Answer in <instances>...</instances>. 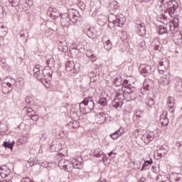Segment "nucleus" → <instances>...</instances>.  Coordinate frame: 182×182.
I'll return each instance as SVG.
<instances>
[{
    "label": "nucleus",
    "mask_w": 182,
    "mask_h": 182,
    "mask_svg": "<svg viewBox=\"0 0 182 182\" xmlns=\"http://www.w3.org/2000/svg\"><path fill=\"white\" fill-rule=\"evenodd\" d=\"M152 46H154V50H160L161 47H160V41L158 38H155L153 40Z\"/></svg>",
    "instance_id": "nucleus-38"
},
{
    "label": "nucleus",
    "mask_w": 182,
    "mask_h": 182,
    "mask_svg": "<svg viewBox=\"0 0 182 182\" xmlns=\"http://www.w3.org/2000/svg\"><path fill=\"white\" fill-rule=\"evenodd\" d=\"M139 50H144L146 49V42L141 41L137 46Z\"/></svg>",
    "instance_id": "nucleus-50"
},
{
    "label": "nucleus",
    "mask_w": 182,
    "mask_h": 182,
    "mask_svg": "<svg viewBox=\"0 0 182 182\" xmlns=\"http://www.w3.org/2000/svg\"><path fill=\"white\" fill-rule=\"evenodd\" d=\"M42 72L43 75V79L50 82L52 80V75H53V70L50 67H46L44 69L42 67Z\"/></svg>",
    "instance_id": "nucleus-10"
},
{
    "label": "nucleus",
    "mask_w": 182,
    "mask_h": 182,
    "mask_svg": "<svg viewBox=\"0 0 182 182\" xmlns=\"http://www.w3.org/2000/svg\"><path fill=\"white\" fill-rule=\"evenodd\" d=\"M162 5H164L166 9L165 12H168L171 18H175L177 15V9L178 8V3L175 0H159Z\"/></svg>",
    "instance_id": "nucleus-3"
},
{
    "label": "nucleus",
    "mask_w": 182,
    "mask_h": 182,
    "mask_svg": "<svg viewBox=\"0 0 182 182\" xmlns=\"http://www.w3.org/2000/svg\"><path fill=\"white\" fill-rule=\"evenodd\" d=\"M85 33H86L88 38H90L91 39H95V38H96V30H95V28L93 27L86 28Z\"/></svg>",
    "instance_id": "nucleus-23"
},
{
    "label": "nucleus",
    "mask_w": 182,
    "mask_h": 182,
    "mask_svg": "<svg viewBox=\"0 0 182 182\" xmlns=\"http://www.w3.org/2000/svg\"><path fill=\"white\" fill-rule=\"evenodd\" d=\"M107 117H109V114L106 112H100L98 114V118L101 119L100 123L103 124L106 122Z\"/></svg>",
    "instance_id": "nucleus-35"
},
{
    "label": "nucleus",
    "mask_w": 182,
    "mask_h": 182,
    "mask_svg": "<svg viewBox=\"0 0 182 182\" xmlns=\"http://www.w3.org/2000/svg\"><path fill=\"white\" fill-rule=\"evenodd\" d=\"M114 14L111 13V16H109L108 21V27L112 29L114 28V26H119V28H123L124 26V23H126V17L124 16L123 14H119L118 16H114V19H112V16H113Z\"/></svg>",
    "instance_id": "nucleus-4"
},
{
    "label": "nucleus",
    "mask_w": 182,
    "mask_h": 182,
    "mask_svg": "<svg viewBox=\"0 0 182 182\" xmlns=\"http://www.w3.org/2000/svg\"><path fill=\"white\" fill-rule=\"evenodd\" d=\"M151 164H153V160L151 159H150V160L145 161L142 165L141 171H144L146 170H149V168H150V166H151Z\"/></svg>",
    "instance_id": "nucleus-31"
},
{
    "label": "nucleus",
    "mask_w": 182,
    "mask_h": 182,
    "mask_svg": "<svg viewBox=\"0 0 182 182\" xmlns=\"http://www.w3.org/2000/svg\"><path fill=\"white\" fill-rule=\"evenodd\" d=\"M54 32L55 31H53V29H52L51 28H48L46 30L45 35H46V38H51V36L53 35Z\"/></svg>",
    "instance_id": "nucleus-46"
},
{
    "label": "nucleus",
    "mask_w": 182,
    "mask_h": 182,
    "mask_svg": "<svg viewBox=\"0 0 182 182\" xmlns=\"http://www.w3.org/2000/svg\"><path fill=\"white\" fill-rule=\"evenodd\" d=\"M168 114V112L167 111H164L161 114L159 122L163 127H166V126H168V117H167Z\"/></svg>",
    "instance_id": "nucleus-14"
},
{
    "label": "nucleus",
    "mask_w": 182,
    "mask_h": 182,
    "mask_svg": "<svg viewBox=\"0 0 182 182\" xmlns=\"http://www.w3.org/2000/svg\"><path fill=\"white\" fill-rule=\"evenodd\" d=\"M120 9V4L117 2V1H112L109 4V9H112V11H118V9Z\"/></svg>",
    "instance_id": "nucleus-33"
},
{
    "label": "nucleus",
    "mask_w": 182,
    "mask_h": 182,
    "mask_svg": "<svg viewBox=\"0 0 182 182\" xmlns=\"http://www.w3.org/2000/svg\"><path fill=\"white\" fill-rule=\"evenodd\" d=\"M68 164H69V161L65 159H62L59 161L58 162V166L60 167V168H61L62 170L65 169V166H68Z\"/></svg>",
    "instance_id": "nucleus-36"
},
{
    "label": "nucleus",
    "mask_w": 182,
    "mask_h": 182,
    "mask_svg": "<svg viewBox=\"0 0 182 182\" xmlns=\"http://www.w3.org/2000/svg\"><path fill=\"white\" fill-rule=\"evenodd\" d=\"M21 182H32V181L29 178H23Z\"/></svg>",
    "instance_id": "nucleus-62"
},
{
    "label": "nucleus",
    "mask_w": 182,
    "mask_h": 182,
    "mask_svg": "<svg viewBox=\"0 0 182 182\" xmlns=\"http://www.w3.org/2000/svg\"><path fill=\"white\" fill-rule=\"evenodd\" d=\"M26 111L27 112V116L28 117H31V119H33V122H36L38 120V113L32 107H25Z\"/></svg>",
    "instance_id": "nucleus-17"
},
{
    "label": "nucleus",
    "mask_w": 182,
    "mask_h": 182,
    "mask_svg": "<svg viewBox=\"0 0 182 182\" xmlns=\"http://www.w3.org/2000/svg\"><path fill=\"white\" fill-rule=\"evenodd\" d=\"M87 58H89L91 60V62H95V60L97 59V58L96 57V55H95L93 54V53L88 51L87 53Z\"/></svg>",
    "instance_id": "nucleus-47"
},
{
    "label": "nucleus",
    "mask_w": 182,
    "mask_h": 182,
    "mask_svg": "<svg viewBox=\"0 0 182 182\" xmlns=\"http://www.w3.org/2000/svg\"><path fill=\"white\" fill-rule=\"evenodd\" d=\"M124 132H125L124 127H120L119 129L118 130H117L115 132L120 137V136H123V134H124Z\"/></svg>",
    "instance_id": "nucleus-51"
},
{
    "label": "nucleus",
    "mask_w": 182,
    "mask_h": 182,
    "mask_svg": "<svg viewBox=\"0 0 182 182\" xmlns=\"http://www.w3.org/2000/svg\"><path fill=\"white\" fill-rule=\"evenodd\" d=\"M109 157H111L112 159H114L116 157V153H114L113 151H111L108 154Z\"/></svg>",
    "instance_id": "nucleus-63"
},
{
    "label": "nucleus",
    "mask_w": 182,
    "mask_h": 182,
    "mask_svg": "<svg viewBox=\"0 0 182 182\" xmlns=\"http://www.w3.org/2000/svg\"><path fill=\"white\" fill-rule=\"evenodd\" d=\"M62 149V146L60 145V142L59 141H53L51 143L50 146V149L51 151H59Z\"/></svg>",
    "instance_id": "nucleus-25"
},
{
    "label": "nucleus",
    "mask_w": 182,
    "mask_h": 182,
    "mask_svg": "<svg viewBox=\"0 0 182 182\" xmlns=\"http://www.w3.org/2000/svg\"><path fill=\"white\" fill-rule=\"evenodd\" d=\"M130 86H132V85H130L129 80H124L122 87L117 91V95L112 102V107H114V109L122 107L124 100H127V102L136 100L137 97L136 89Z\"/></svg>",
    "instance_id": "nucleus-1"
},
{
    "label": "nucleus",
    "mask_w": 182,
    "mask_h": 182,
    "mask_svg": "<svg viewBox=\"0 0 182 182\" xmlns=\"http://www.w3.org/2000/svg\"><path fill=\"white\" fill-rule=\"evenodd\" d=\"M139 73L144 77H147V76H150L151 75V66L147 64H141L139 68Z\"/></svg>",
    "instance_id": "nucleus-8"
},
{
    "label": "nucleus",
    "mask_w": 182,
    "mask_h": 182,
    "mask_svg": "<svg viewBox=\"0 0 182 182\" xmlns=\"http://www.w3.org/2000/svg\"><path fill=\"white\" fill-rule=\"evenodd\" d=\"M96 75H97L96 72L92 71L88 73V77H90V79H92V77H94L95 76H96Z\"/></svg>",
    "instance_id": "nucleus-60"
},
{
    "label": "nucleus",
    "mask_w": 182,
    "mask_h": 182,
    "mask_svg": "<svg viewBox=\"0 0 182 182\" xmlns=\"http://www.w3.org/2000/svg\"><path fill=\"white\" fill-rule=\"evenodd\" d=\"M72 50H76L77 53H82L85 52V47L82 45L74 46Z\"/></svg>",
    "instance_id": "nucleus-40"
},
{
    "label": "nucleus",
    "mask_w": 182,
    "mask_h": 182,
    "mask_svg": "<svg viewBox=\"0 0 182 182\" xmlns=\"http://www.w3.org/2000/svg\"><path fill=\"white\" fill-rule=\"evenodd\" d=\"M113 85L116 87H119V86H122V85H123V81L122 80V77H117L116 78H114V80H113Z\"/></svg>",
    "instance_id": "nucleus-41"
},
{
    "label": "nucleus",
    "mask_w": 182,
    "mask_h": 182,
    "mask_svg": "<svg viewBox=\"0 0 182 182\" xmlns=\"http://www.w3.org/2000/svg\"><path fill=\"white\" fill-rule=\"evenodd\" d=\"M26 105H28V106H32V97L27 96L25 98Z\"/></svg>",
    "instance_id": "nucleus-52"
},
{
    "label": "nucleus",
    "mask_w": 182,
    "mask_h": 182,
    "mask_svg": "<svg viewBox=\"0 0 182 182\" xmlns=\"http://www.w3.org/2000/svg\"><path fill=\"white\" fill-rule=\"evenodd\" d=\"M104 154H103V151H95L94 152V156H95V157H97V158L101 157V159H102V157L104 156Z\"/></svg>",
    "instance_id": "nucleus-53"
},
{
    "label": "nucleus",
    "mask_w": 182,
    "mask_h": 182,
    "mask_svg": "<svg viewBox=\"0 0 182 182\" xmlns=\"http://www.w3.org/2000/svg\"><path fill=\"white\" fill-rule=\"evenodd\" d=\"M112 140H117L120 137L115 132L109 135Z\"/></svg>",
    "instance_id": "nucleus-56"
},
{
    "label": "nucleus",
    "mask_w": 182,
    "mask_h": 182,
    "mask_svg": "<svg viewBox=\"0 0 182 182\" xmlns=\"http://www.w3.org/2000/svg\"><path fill=\"white\" fill-rule=\"evenodd\" d=\"M99 79H100V77L99 76V75H96L94 76V77H92L90 79V83H96L97 80H99Z\"/></svg>",
    "instance_id": "nucleus-55"
},
{
    "label": "nucleus",
    "mask_w": 182,
    "mask_h": 182,
    "mask_svg": "<svg viewBox=\"0 0 182 182\" xmlns=\"http://www.w3.org/2000/svg\"><path fill=\"white\" fill-rule=\"evenodd\" d=\"M97 103L102 106V107H106L107 106V99L106 97L100 98Z\"/></svg>",
    "instance_id": "nucleus-44"
},
{
    "label": "nucleus",
    "mask_w": 182,
    "mask_h": 182,
    "mask_svg": "<svg viewBox=\"0 0 182 182\" xmlns=\"http://www.w3.org/2000/svg\"><path fill=\"white\" fill-rule=\"evenodd\" d=\"M168 65H170V62L168 60L159 61L158 65V70L160 75L164 74V72H166L168 68Z\"/></svg>",
    "instance_id": "nucleus-13"
},
{
    "label": "nucleus",
    "mask_w": 182,
    "mask_h": 182,
    "mask_svg": "<svg viewBox=\"0 0 182 182\" xmlns=\"http://www.w3.org/2000/svg\"><path fill=\"white\" fill-rule=\"evenodd\" d=\"M67 126L68 127L69 129H77V127L79 126V122L77 121L74 120L72 122H70Z\"/></svg>",
    "instance_id": "nucleus-42"
},
{
    "label": "nucleus",
    "mask_w": 182,
    "mask_h": 182,
    "mask_svg": "<svg viewBox=\"0 0 182 182\" xmlns=\"http://www.w3.org/2000/svg\"><path fill=\"white\" fill-rule=\"evenodd\" d=\"M149 90H150V85L147 82H144L143 87L141 88V93L142 95H147Z\"/></svg>",
    "instance_id": "nucleus-37"
},
{
    "label": "nucleus",
    "mask_w": 182,
    "mask_h": 182,
    "mask_svg": "<svg viewBox=\"0 0 182 182\" xmlns=\"http://www.w3.org/2000/svg\"><path fill=\"white\" fill-rule=\"evenodd\" d=\"M58 49L60 52L66 53L69 50V47H68V43L65 40H60L58 42Z\"/></svg>",
    "instance_id": "nucleus-19"
},
{
    "label": "nucleus",
    "mask_w": 182,
    "mask_h": 182,
    "mask_svg": "<svg viewBox=\"0 0 182 182\" xmlns=\"http://www.w3.org/2000/svg\"><path fill=\"white\" fill-rule=\"evenodd\" d=\"M9 1L12 6H19L21 4V0H9Z\"/></svg>",
    "instance_id": "nucleus-49"
},
{
    "label": "nucleus",
    "mask_w": 182,
    "mask_h": 182,
    "mask_svg": "<svg viewBox=\"0 0 182 182\" xmlns=\"http://www.w3.org/2000/svg\"><path fill=\"white\" fill-rule=\"evenodd\" d=\"M29 36V33L28 32V30L23 28L21 31H20V38L23 42L26 43L28 42V38Z\"/></svg>",
    "instance_id": "nucleus-24"
},
{
    "label": "nucleus",
    "mask_w": 182,
    "mask_h": 182,
    "mask_svg": "<svg viewBox=\"0 0 182 182\" xmlns=\"http://www.w3.org/2000/svg\"><path fill=\"white\" fill-rule=\"evenodd\" d=\"M71 163V164H70ZM83 168V159L82 156H79L77 159H73L71 161H69V164L65 166L64 171L68 173H70L73 168L80 170Z\"/></svg>",
    "instance_id": "nucleus-5"
},
{
    "label": "nucleus",
    "mask_w": 182,
    "mask_h": 182,
    "mask_svg": "<svg viewBox=\"0 0 182 182\" xmlns=\"http://www.w3.org/2000/svg\"><path fill=\"white\" fill-rule=\"evenodd\" d=\"M16 83V80L12 77H6L4 80L1 85V91L4 95H8L14 90V86Z\"/></svg>",
    "instance_id": "nucleus-6"
},
{
    "label": "nucleus",
    "mask_w": 182,
    "mask_h": 182,
    "mask_svg": "<svg viewBox=\"0 0 182 182\" xmlns=\"http://www.w3.org/2000/svg\"><path fill=\"white\" fill-rule=\"evenodd\" d=\"M170 75L168 74L167 75H164L161 77L159 80V83L161 86H168L170 83Z\"/></svg>",
    "instance_id": "nucleus-22"
},
{
    "label": "nucleus",
    "mask_w": 182,
    "mask_h": 182,
    "mask_svg": "<svg viewBox=\"0 0 182 182\" xmlns=\"http://www.w3.org/2000/svg\"><path fill=\"white\" fill-rule=\"evenodd\" d=\"M82 102L87 105V106L90 107L92 110L93 109H95V102L93 101V99H92V97H86Z\"/></svg>",
    "instance_id": "nucleus-27"
},
{
    "label": "nucleus",
    "mask_w": 182,
    "mask_h": 182,
    "mask_svg": "<svg viewBox=\"0 0 182 182\" xmlns=\"http://www.w3.org/2000/svg\"><path fill=\"white\" fill-rule=\"evenodd\" d=\"M80 18V13L75 9H69L68 14H61L60 23L63 28H69L70 22L76 23Z\"/></svg>",
    "instance_id": "nucleus-2"
},
{
    "label": "nucleus",
    "mask_w": 182,
    "mask_h": 182,
    "mask_svg": "<svg viewBox=\"0 0 182 182\" xmlns=\"http://www.w3.org/2000/svg\"><path fill=\"white\" fill-rule=\"evenodd\" d=\"M178 41L176 43V45H180V43H182V35L180 33L177 36Z\"/></svg>",
    "instance_id": "nucleus-59"
},
{
    "label": "nucleus",
    "mask_w": 182,
    "mask_h": 182,
    "mask_svg": "<svg viewBox=\"0 0 182 182\" xmlns=\"http://www.w3.org/2000/svg\"><path fill=\"white\" fill-rule=\"evenodd\" d=\"M42 70V66L41 65H36L33 72V76L37 79V80H43V73H41Z\"/></svg>",
    "instance_id": "nucleus-12"
},
{
    "label": "nucleus",
    "mask_w": 182,
    "mask_h": 182,
    "mask_svg": "<svg viewBox=\"0 0 182 182\" xmlns=\"http://www.w3.org/2000/svg\"><path fill=\"white\" fill-rule=\"evenodd\" d=\"M47 15H48V16H50V18H51V19H54V21H55V20L60 18L62 14H60V12H59V11H58V9H56L55 8L49 7L47 11Z\"/></svg>",
    "instance_id": "nucleus-11"
},
{
    "label": "nucleus",
    "mask_w": 182,
    "mask_h": 182,
    "mask_svg": "<svg viewBox=\"0 0 182 182\" xmlns=\"http://www.w3.org/2000/svg\"><path fill=\"white\" fill-rule=\"evenodd\" d=\"M170 31L173 35H176L178 32V19L172 20V23L169 25Z\"/></svg>",
    "instance_id": "nucleus-21"
},
{
    "label": "nucleus",
    "mask_w": 182,
    "mask_h": 182,
    "mask_svg": "<svg viewBox=\"0 0 182 182\" xmlns=\"http://www.w3.org/2000/svg\"><path fill=\"white\" fill-rule=\"evenodd\" d=\"M41 167H44L45 168H48V167H49V162L48 161H43L41 164Z\"/></svg>",
    "instance_id": "nucleus-61"
},
{
    "label": "nucleus",
    "mask_w": 182,
    "mask_h": 182,
    "mask_svg": "<svg viewBox=\"0 0 182 182\" xmlns=\"http://www.w3.org/2000/svg\"><path fill=\"white\" fill-rule=\"evenodd\" d=\"M168 146L167 145H162L159 147V149L157 150V156L159 159H161L162 157H164V156L168 153Z\"/></svg>",
    "instance_id": "nucleus-18"
},
{
    "label": "nucleus",
    "mask_w": 182,
    "mask_h": 182,
    "mask_svg": "<svg viewBox=\"0 0 182 182\" xmlns=\"http://www.w3.org/2000/svg\"><path fill=\"white\" fill-rule=\"evenodd\" d=\"M134 116H136L137 119H140L141 117V111H140V109H136L134 112Z\"/></svg>",
    "instance_id": "nucleus-57"
},
{
    "label": "nucleus",
    "mask_w": 182,
    "mask_h": 182,
    "mask_svg": "<svg viewBox=\"0 0 182 182\" xmlns=\"http://www.w3.org/2000/svg\"><path fill=\"white\" fill-rule=\"evenodd\" d=\"M82 112H80V111H73V116L74 117V119H79V117H80V114Z\"/></svg>",
    "instance_id": "nucleus-54"
},
{
    "label": "nucleus",
    "mask_w": 182,
    "mask_h": 182,
    "mask_svg": "<svg viewBox=\"0 0 182 182\" xmlns=\"http://www.w3.org/2000/svg\"><path fill=\"white\" fill-rule=\"evenodd\" d=\"M73 68H75V63L73 61H67L65 63V70L67 72L73 71Z\"/></svg>",
    "instance_id": "nucleus-34"
},
{
    "label": "nucleus",
    "mask_w": 182,
    "mask_h": 182,
    "mask_svg": "<svg viewBox=\"0 0 182 182\" xmlns=\"http://www.w3.org/2000/svg\"><path fill=\"white\" fill-rule=\"evenodd\" d=\"M8 33V28L4 26V23H0V38L4 39Z\"/></svg>",
    "instance_id": "nucleus-28"
},
{
    "label": "nucleus",
    "mask_w": 182,
    "mask_h": 182,
    "mask_svg": "<svg viewBox=\"0 0 182 182\" xmlns=\"http://www.w3.org/2000/svg\"><path fill=\"white\" fill-rule=\"evenodd\" d=\"M7 66H8V64H6V62H5V61H1V67L3 68H7Z\"/></svg>",
    "instance_id": "nucleus-64"
},
{
    "label": "nucleus",
    "mask_w": 182,
    "mask_h": 182,
    "mask_svg": "<svg viewBox=\"0 0 182 182\" xmlns=\"http://www.w3.org/2000/svg\"><path fill=\"white\" fill-rule=\"evenodd\" d=\"M102 43L105 50H110L112 49V41L110 40L103 38Z\"/></svg>",
    "instance_id": "nucleus-32"
},
{
    "label": "nucleus",
    "mask_w": 182,
    "mask_h": 182,
    "mask_svg": "<svg viewBox=\"0 0 182 182\" xmlns=\"http://www.w3.org/2000/svg\"><path fill=\"white\" fill-rule=\"evenodd\" d=\"M154 139H156V132L153 131H147L141 137V140L145 144H149Z\"/></svg>",
    "instance_id": "nucleus-7"
},
{
    "label": "nucleus",
    "mask_w": 182,
    "mask_h": 182,
    "mask_svg": "<svg viewBox=\"0 0 182 182\" xmlns=\"http://www.w3.org/2000/svg\"><path fill=\"white\" fill-rule=\"evenodd\" d=\"M11 174V169L6 165L0 166V176L1 178H6Z\"/></svg>",
    "instance_id": "nucleus-16"
},
{
    "label": "nucleus",
    "mask_w": 182,
    "mask_h": 182,
    "mask_svg": "<svg viewBox=\"0 0 182 182\" xmlns=\"http://www.w3.org/2000/svg\"><path fill=\"white\" fill-rule=\"evenodd\" d=\"M173 89L176 93H182V78L180 77H175L173 81Z\"/></svg>",
    "instance_id": "nucleus-9"
},
{
    "label": "nucleus",
    "mask_w": 182,
    "mask_h": 182,
    "mask_svg": "<svg viewBox=\"0 0 182 182\" xmlns=\"http://www.w3.org/2000/svg\"><path fill=\"white\" fill-rule=\"evenodd\" d=\"M136 32L139 36H144L146 35V23L143 22L136 23Z\"/></svg>",
    "instance_id": "nucleus-15"
},
{
    "label": "nucleus",
    "mask_w": 182,
    "mask_h": 182,
    "mask_svg": "<svg viewBox=\"0 0 182 182\" xmlns=\"http://www.w3.org/2000/svg\"><path fill=\"white\" fill-rule=\"evenodd\" d=\"M157 32L159 35H164V33H167V28L162 25L158 26Z\"/></svg>",
    "instance_id": "nucleus-39"
},
{
    "label": "nucleus",
    "mask_w": 182,
    "mask_h": 182,
    "mask_svg": "<svg viewBox=\"0 0 182 182\" xmlns=\"http://www.w3.org/2000/svg\"><path fill=\"white\" fill-rule=\"evenodd\" d=\"M173 182H182V175L175 173L172 176Z\"/></svg>",
    "instance_id": "nucleus-45"
},
{
    "label": "nucleus",
    "mask_w": 182,
    "mask_h": 182,
    "mask_svg": "<svg viewBox=\"0 0 182 182\" xmlns=\"http://www.w3.org/2000/svg\"><path fill=\"white\" fill-rule=\"evenodd\" d=\"M79 109L80 113H82V114H87V113H90L92 110V108L89 107L85 102H80L79 104Z\"/></svg>",
    "instance_id": "nucleus-20"
},
{
    "label": "nucleus",
    "mask_w": 182,
    "mask_h": 182,
    "mask_svg": "<svg viewBox=\"0 0 182 182\" xmlns=\"http://www.w3.org/2000/svg\"><path fill=\"white\" fill-rule=\"evenodd\" d=\"M15 144V141H13L12 142H8L6 141H4V147H5V149H10L11 150H12V149H14V146Z\"/></svg>",
    "instance_id": "nucleus-43"
},
{
    "label": "nucleus",
    "mask_w": 182,
    "mask_h": 182,
    "mask_svg": "<svg viewBox=\"0 0 182 182\" xmlns=\"http://www.w3.org/2000/svg\"><path fill=\"white\" fill-rule=\"evenodd\" d=\"M28 164H29L30 167H32V166H35L36 164H39V161L35 159H30L28 161Z\"/></svg>",
    "instance_id": "nucleus-48"
},
{
    "label": "nucleus",
    "mask_w": 182,
    "mask_h": 182,
    "mask_svg": "<svg viewBox=\"0 0 182 182\" xmlns=\"http://www.w3.org/2000/svg\"><path fill=\"white\" fill-rule=\"evenodd\" d=\"M73 73H77L80 70V67H79V64H75V68H73Z\"/></svg>",
    "instance_id": "nucleus-58"
},
{
    "label": "nucleus",
    "mask_w": 182,
    "mask_h": 182,
    "mask_svg": "<svg viewBox=\"0 0 182 182\" xmlns=\"http://www.w3.org/2000/svg\"><path fill=\"white\" fill-rule=\"evenodd\" d=\"M156 103V101L154 100V97H146L145 99V104L146 106H148V107H149L150 109L153 108V106H154Z\"/></svg>",
    "instance_id": "nucleus-26"
},
{
    "label": "nucleus",
    "mask_w": 182,
    "mask_h": 182,
    "mask_svg": "<svg viewBox=\"0 0 182 182\" xmlns=\"http://www.w3.org/2000/svg\"><path fill=\"white\" fill-rule=\"evenodd\" d=\"M47 68H55V58L52 55H48L46 57Z\"/></svg>",
    "instance_id": "nucleus-30"
},
{
    "label": "nucleus",
    "mask_w": 182,
    "mask_h": 182,
    "mask_svg": "<svg viewBox=\"0 0 182 182\" xmlns=\"http://www.w3.org/2000/svg\"><path fill=\"white\" fill-rule=\"evenodd\" d=\"M167 103L169 112L173 113V112H174V97H168Z\"/></svg>",
    "instance_id": "nucleus-29"
}]
</instances>
